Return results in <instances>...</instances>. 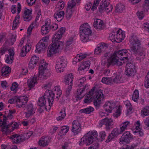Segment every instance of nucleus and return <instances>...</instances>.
<instances>
[{"mask_svg":"<svg viewBox=\"0 0 149 149\" xmlns=\"http://www.w3.org/2000/svg\"><path fill=\"white\" fill-rule=\"evenodd\" d=\"M95 88H92L86 95L84 100V103L88 104L94 99Z\"/></svg>","mask_w":149,"mask_h":149,"instance_id":"obj_9","label":"nucleus"},{"mask_svg":"<svg viewBox=\"0 0 149 149\" xmlns=\"http://www.w3.org/2000/svg\"><path fill=\"white\" fill-rule=\"evenodd\" d=\"M141 114L142 116H148L149 114V106H146L143 108L141 111Z\"/></svg>","mask_w":149,"mask_h":149,"instance_id":"obj_41","label":"nucleus"},{"mask_svg":"<svg viewBox=\"0 0 149 149\" xmlns=\"http://www.w3.org/2000/svg\"><path fill=\"white\" fill-rule=\"evenodd\" d=\"M16 100L17 107L19 108L24 107L28 100V98L27 96H22L17 98Z\"/></svg>","mask_w":149,"mask_h":149,"instance_id":"obj_10","label":"nucleus"},{"mask_svg":"<svg viewBox=\"0 0 149 149\" xmlns=\"http://www.w3.org/2000/svg\"><path fill=\"white\" fill-rule=\"evenodd\" d=\"M86 54H78L74 58L73 61L74 64H75L77 62L80 61L82 60L85 58L86 56Z\"/></svg>","mask_w":149,"mask_h":149,"instance_id":"obj_25","label":"nucleus"},{"mask_svg":"<svg viewBox=\"0 0 149 149\" xmlns=\"http://www.w3.org/2000/svg\"><path fill=\"white\" fill-rule=\"evenodd\" d=\"M125 105L127 108V112L129 113L132 111V109L131 105L129 101H127L126 102Z\"/></svg>","mask_w":149,"mask_h":149,"instance_id":"obj_63","label":"nucleus"},{"mask_svg":"<svg viewBox=\"0 0 149 149\" xmlns=\"http://www.w3.org/2000/svg\"><path fill=\"white\" fill-rule=\"evenodd\" d=\"M102 82L106 84L111 85L113 84L112 79L111 77H103Z\"/></svg>","mask_w":149,"mask_h":149,"instance_id":"obj_37","label":"nucleus"},{"mask_svg":"<svg viewBox=\"0 0 149 149\" xmlns=\"http://www.w3.org/2000/svg\"><path fill=\"white\" fill-rule=\"evenodd\" d=\"M86 79L84 77H82L77 80L76 81V84L78 86H80L82 85L86 81Z\"/></svg>","mask_w":149,"mask_h":149,"instance_id":"obj_57","label":"nucleus"},{"mask_svg":"<svg viewBox=\"0 0 149 149\" xmlns=\"http://www.w3.org/2000/svg\"><path fill=\"white\" fill-rule=\"evenodd\" d=\"M130 124V122L126 121L123 122L120 126V130L121 132H123L125 130L127 129V126Z\"/></svg>","mask_w":149,"mask_h":149,"instance_id":"obj_39","label":"nucleus"},{"mask_svg":"<svg viewBox=\"0 0 149 149\" xmlns=\"http://www.w3.org/2000/svg\"><path fill=\"white\" fill-rule=\"evenodd\" d=\"M109 0H102L98 8L99 11L101 13H102L105 8L108 7L109 4Z\"/></svg>","mask_w":149,"mask_h":149,"instance_id":"obj_21","label":"nucleus"},{"mask_svg":"<svg viewBox=\"0 0 149 149\" xmlns=\"http://www.w3.org/2000/svg\"><path fill=\"white\" fill-rule=\"evenodd\" d=\"M66 67L65 66H64L60 64L56 63L55 66L56 70L58 73H60L64 71Z\"/></svg>","mask_w":149,"mask_h":149,"instance_id":"obj_38","label":"nucleus"},{"mask_svg":"<svg viewBox=\"0 0 149 149\" xmlns=\"http://www.w3.org/2000/svg\"><path fill=\"white\" fill-rule=\"evenodd\" d=\"M69 128L68 126H64L62 127L60 133L62 135H64L68 132Z\"/></svg>","mask_w":149,"mask_h":149,"instance_id":"obj_50","label":"nucleus"},{"mask_svg":"<svg viewBox=\"0 0 149 149\" xmlns=\"http://www.w3.org/2000/svg\"><path fill=\"white\" fill-rule=\"evenodd\" d=\"M115 105L114 103H111L109 102H106L104 106V110L110 113L113 109Z\"/></svg>","mask_w":149,"mask_h":149,"instance_id":"obj_23","label":"nucleus"},{"mask_svg":"<svg viewBox=\"0 0 149 149\" xmlns=\"http://www.w3.org/2000/svg\"><path fill=\"white\" fill-rule=\"evenodd\" d=\"M37 77L34 75L33 77L28 80L27 83L29 87L31 88L35 86V84L37 83Z\"/></svg>","mask_w":149,"mask_h":149,"instance_id":"obj_26","label":"nucleus"},{"mask_svg":"<svg viewBox=\"0 0 149 149\" xmlns=\"http://www.w3.org/2000/svg\"><path fill=\"white\" fill-rule=\"evenodd\" d=\"M125 74L128 77H133L135 75L136 71L134 65L128 62L126 64Z\"/></svg>","mask_w":149,"mask_h":149,"instance_id":"obj_7","label":"nucleus"},{"mask_svg":"<svg viewBox=\"0 0 149 149\" xmlns=\"http://www.w3.org/2000/svg\"><path fill=\"white\" fill-rule=\"evenodd\" d=\"M79 32L81 41L87 42L89 40V35L92 33L88 23L84 24L80 26Z\"/></svg>","mask_w":149,"mask_h":149,"instance_id":"obj_6","label":"nucleus"},{"mask_svg":"<svg viewBox=\"0 0 149 149\" xmlns=\"http://www.w3.org/2000/svg\"><path fill=\"white\" fill-rule=\"evenodd\" d=\"M131 137V134L128 131L125 132L119 139L120 143L123 144L124 142L128 143L129 141V139Z\"/></svg>","mask_w":149,"mask_h":149,"instance_id":"obj_16","label":"nucleus"},{"mask_svg":"<svg viewBox=\"0 0 149 149\" xmlns=\"http://www.w3.org/2000/svg\"><path fill=\"white\" fill-rule=\"evenodd\" d=\"M68 85V87L66 90V94L65 95V96H66V97L69 100L70 99L69 98V95L72 89V85Z\"/></svg>","mask_w":149,"mask_h":149,"instance_id":"obj_51","label":"nucleus"},{"mask_svg":"<svg viewBox=\"0 0 149 149\" xmlns=\"http://www.w3.org/2000/svg\"><path fill=\"white\" fill-rule=\"evenodd\" d=\"M122 75L120 73H118L115 75V77L112 79L113 84V83L116 84H119L123 82V80L121 79Z\"/></svg>","mask_w":149,"mask_h":149,"instance_id":"obj_28","label":"nucleus"},{"mask_svg":"<svg viewBox=\"0 0 149 149\" xmlns=\"http://www.w3.org/2000/svg\"><path fill=\"white\" fill-rule=\"evenodd\" d=\"M65 13L63 11H57L54 14V18L58 21H60L63 18Z\"/></svg>","mask_w":149,"mask_h":149,"instance_id":"obj_22","label":"nucleus"},{"mask_svg":"<svg viewBox=\"0 0 149 149\" xmlns=\"http://www.w3.org/2000/svg\"><path fill=\"white\" fill-rule=\"evenodd\" d=\"M98 46L102 52H104L106 49H107L108 47L107 44L104 43H101Z\"/></svg>","mask_w":149,"mask_h":149,"instance_id":"obj_52","label":"nucleus"},{"mask_svg":"<svg viewBox=\"0 0 149 149\" xmlns=\"http://www.w3.org/2000/svg\"><path fill=\"white\" fill-rule=\"evenodd\" d=\"M64 27H61L57 33L54 36L53 42L50 45L48 48L47 52V56L49 57L58 52V49H64L63 43L58 40L62 36L65 31Z\"/></svg>","mask_w":149,"mask_h":149,"instance_id":"obj_2","label":"nucleus"},{"mask_svg":"<svg viewBox=\"0 0 149 149\" xmlns=\"http://www.w3.org/2000/svg\"><path fill=\"white\" fill-rule=\"evenodd\" d=\"M62 92L58 86H55L52 91H47L45 93V96L48 98V105L51 107L54 101V98L58 100L61 95Z\"/></svg>","mask_w":149,"mask_h":149,"instance_id":"obj_4","label":"nucleus"},{"mask_svg":"<svg viewBox=\"0 0 149 149\" xmlns=\"http://www.w3.org/2000/svg\"><path fill=\"white\" fill-rule=\"evenodd\" d=\"M30 137L28 136L26 133L18 135L17 134H14L11 136V138L13 139V142L15 143H18L21 141H23L26 139H29Z\"/></svg>","mask_w":149,"mask_h":149,"instance_id":"obj_8","label":"nucleus"},{"mask_svg":"<svg viewBox=\"0 0 149 149\" xmlns=\"http://www.w3.org/2000/svg\"><path fill=\"white\" fill-rule=\"evenodd\" d=\"M101 0H95L93 5L91 8V10L94 11L95 9L96 8L97 6L99 4L100 1Z\"/></svg>","mask_w":149,"mask_h":149,"instance_id":"obj_62","label":"nucleus"},{"mask_svg":"<svg viewBox=\"0 0 149 149\" xmlns=\"http://www.w3.org/2000/svg\"><path fill=\"white\" fill-rule=\"evenodd\" d=\"M3 120V121H2L0 120V123L2 124V125L1 126V130L3 132V134H6L9 132V127L8 124L6 122V117H4Z\"/></svg>","mask_w":149,"mask_h":149,"instance_id":"obj_13","label":"nucleus"},{"mask_svg":"<svg viewBox=\"0 0 149 149\" xmlns=\"http://www.w3.org/2000/svg\"><path fill=\"white\" fill-rule=\"evenodd\" d=\"M139 93L138 90H135L133 95L132 96V99L133 100L136 102H137L139 98Z\"/></svg>","mask_w":149,"mask_h":149,"instance_id":"obj_46","label":"nucleus"},{"mask_svg":"<svg viewBox=\"0 0 149 149\" xmlns=\"http://www.w3.org/2000/svg\"><path fill=\"white\" fill-rule=\"evenodd\" d=\"M64 6V2L61 1L58 3V6L56 8V11L59 10L63 9Z\"/></svg>","mask_w":149,"mask_h":149,"instance_id":"obj_60","label":"nucleus"},{"mask_svg":"<svg viewBox=\"0 0 149 149\" xmlns=\"http://www.w3.org/2000/svg\"><path fill=\"white\" fill-rule=\"evenodd\" d=\"M95 96V98L94 99L101 101L104 98V96L102 93V91L101 90H100L94 93Z\"/></svg>","mask_w":149,"mask_h":149,"instance_id":"obj_36","label":"nucleus"},{"mask_svg":"<svg viewBox=\"0 0 149 149\" xmlns=\"http://www.w3.org/2000/svg\"><path fill=\"white\" fill-rule=\"evenodd\" d=\"M97 133L96 131H90L85 134L81 139L79 142L80 146L84 145L88 146L93 143L94 140L97 136Z\"/></svg>","mask_w":149,"mask_h":149,"instance_id":"obj_5","label":"nucleus"},{"mask_svg":"<svg viewBox=\"0 0 149 149\" xmlns=\"http://www.w3.org/2000/svg\"><path fill=\"white\" fill-rule=\"evenodd\" d=\"M91 63L90 61H87L83 62L80 64L78 70L79 73L84 72L85 71H87L90 66Z\"/></svg>","mask_w":149,"mask_h":149,"instance_id":"obj_15","label":"nucleus"},{"mask_svg":"<svg viewBox=\"0 0 149 149\" xmlns=\"http://www.w3.org/2000/svg\"><path fill=\"white\" fill-rule=\"evenodd\" d=\"M72 8H68V7L66 13V17L68 19H69L72 16Z\"/></svg>","mask_w":149,"mask_h":149,"instance_id":"obj_49","label":"nucleus"},{"mask_svg":"<svg viewBox=\"0 0 149 149\" xmlns=\"http://www.w3.org/2000/svg\"><path fill=\"white\" fill-rule=\"evenodd\" d=\"M31 11L29 9L25 10L24 14L23 17L24 20L25 21H29L32 18L31 15Z\"/></svg>","mask_w":149,"mask_h":149,"instance_id":"obj_27","label":"nucleus"},{"mask_svg":"<svg viewBox=\"0 0 149 149\" xmlns=\"http://www.w3.org/2000/svg\"><path fill=\"white\" fill-rule=\"evenodd\" d=\"M93 25L95 29L100 30L103 28L104 24L101 19H96L94 20Z\"/></svg>","mask_w":149,"mask_h":149,"instance_id":"obj_20","label":"nucleus"},{"mask_svg":"<svg viewBox=\"0 0 149 149\" xmlns=\"http://www.w3.org/2000/svg\"><path fill=\"white\" fill-rule=\"evenodd\" d=\"M144 10L146 11L149 9V0H145L144 1L143 6Z\"/></svg>","mask_w":149,"mask_h":149,"instance_id":"obj_61","label":"nucleus"},{"mask_svg":"<svg viewBox=\"0 0 149 149\" xmlns=\"http://www.w3.org/2000/svg\"><path fill=\"white\" fill-rule=\"evenodd\" d=\"M65 109H62L60 112V116L57 118L58 121L64 119L66 116Z\"/></svg>","mask_w":149,"mask_h":149,"instance_id":"obj_45","label":"nucleus"},{"mask_svg":"<svg viewBox=\"0 0 149 149\" xmlns=\"http://www.w3.org/2000/svg\"><path fill=\"white\" fill-rule=\"evenodd\" d=\"M116 31H113L111 33V36H110V37L113 40H114V41L117 42V34L116 33Z\"/></svg>","mask_w":149,"mask_h":149,"instance_id":"obj_58","label":"nucleus"},{"mask_svg":"<svg viewBox=\"0 0 149 149\" xmlns=\"http://www.w3.org/2000/svg\"><path fill=\"white\" fill-rule=\"evenodd\" d=\"M144 84L146 88H149V71L147 73V74L145 77V81Z\"/></svg>","mask_w":149,"mask_h":149,"instance_id":"obj_55","label":"nucleus"},{"mask_svg":"<svg viewBox=\"0 0 149 149\" xmlns=\"http://www.w3.org/2000/svg\"><path fill=\"white\" fill-rule=\"evenodd\" d=\"M8 126L9 128L14 130L18 127L19 124L17 122H14L8 124Z\"/></svg>","mask_w":149,"mask_h":149,"instance_id":"obj_56","label":"nucleus"},{"mask_svg":"<svg viewBox=\"0 0 149 149\" xmlns=\"http://www.w3.org/2000/svg\"><path fill=\"white\" fill-rule=\"evenodd\" d=\"M49 142L48 138L47 137H42L39 141V145L40 146L45 147L47 146Z\"/></svg>","mask_w":149,"mask_h":149,"instance_id":"obj_29","label":"nucleus"},{"mask_svg":"<svg viewBox=\"0 0 149 149\" xmlns=\"http://www.w3.org/2000/svg\"><path fill=\"white\" fill-rule=\"evenodd\" d=\"M47 45L44 42L40 41L37 44L36 49L35 50L36 52L40 53L44 51L46 48Z\"/></svg>","mask_w":149,"mask_h":149,"instance_id":"obj_18","label":"nucleus"},{"mask_svg":"<svg viewBox=\"0 0 149 149\" xmlns=\"http://www.w3.org/2000/svg\"><path fill=\"white\" fill-rule=\"evenodd\" d=\"M1 71L2 76H7L11 72L10 68L9 67H3L1 69Z\"/></svg>","mask_w":149,"mask_h":149,"instance_id":"obj_32","label":"nucleus"},{"mask_svg":"<svg viewBox=\"0 0 149 149\" xmlns=\"http://www.w3.org/2000/svg\"><path fill=\"white\" fill-rule=\"evenodd\" d=\"M46 99L48 100V98L45 96V93L44 96L40 97L38 100V104L40 107H43L45 105Z\"/></svg>","mask_w":149,"mask_h":149,"instance_id":"obj_31","label":"nucleus"},{"mask_svg":"<svg viewBox=\"0 0 149 149\" xmlns=\"http://www.w3.org/2000/svg\"><path fill=\"white\" fill-rule=\"evenodd\" d=\"M26 109V111L24 113L26 118H29L35 113L36 109L33 107V106L32 104H30L27 105Z\"/></svg>","mask_w":149,"mask_h":149,"instance_id":"obj_12","label":"nucleus"},{"mask_svg":"<svg viewBox=\"0 0 149 149\" xmlns=\"http://www.w3.org/2000/svg\"><path fill=\"white\" fill-rule=\"evenodd\" d=\"M125 9V6L121 3L117 4L115 7V11L116 13H121Z\"/></svg>","mask_w":149,"mask_h":149,"instance_id":"obj_34","label":"nucleus"},{"mask_svg":"<svg viewBox=\"0 0 149 149\" xmlns=\"http://www.w3.org/2000/svg\"><path fill=\"white\" fill-rule=\"evenodd\" d=\"M122 133L121 130L118 128H114L111 132V134L115 137Z\"/></svg>","mask_w":149,"mask_h":149,"instance_id":"obj_47","label":"nucleus"},{"mask_svg":"<svg viewBox=\"0 0 149 149\" xmlns=\"http://www.w3.org/2000/svg\"><path fill=\"white\" fill-rule=\"evenodd\" d=\"M81 131L80 124L78 120H74L72 122V131L74 135H77Z\"/></svg>","mask_w":149,"mask_h":149,"instance_id":"obj_11","label":"nucleus"},{"mask_svg":"<svg viewBox=\"0 0 149 149\" xmlns=\"http://www.w3.org/2000/svg\"><path fill=\"white\" fill-rule=\"evenodd\" d=\"M47 65L48 64L45 63L44 60H41L39 65V71L40 72H44L47 69Z\"/></svg>","mask_w":149,"mask_h":149,"instance_id":"obj_30","label":"nucleus"},{"mask_svg":"<svg viewBox=\"0 0 149 149\" xmlns=\"http://www.w3.org/2000/svg\"><path fill=\"white\" fill-rule=\"evenodd\" d=\"M77 3L78 4H79L80 3L79 0H71L68 2V8H72L75 6Z\"/></svg>","mask_w":149,"mask_h":149,"instance_id":"obj_40","label":"nucleus"},{"mask_svg":"<svg viewBox=\"0 0 149 149\" xmlns=\"http://www.w3.org/2000/svg\"><path fill=\"white\" fill-rule=\"evenodd\" d=\"M39 73L38 76L37 77V80H43L46 78V76L44 74V72H40L39 71Z\"/></svg>","mask_w":149,"mask_h":149,"instance_id":"obj_53","label":"nucleus"},{"mask_svg":"<svg viewBox=\"0 0 149 149\" xmlns=\"http://www.w3.org/2000/svg\"><path fill=\"white\" fill-rule=\"evenodd\" d=\"M100 123L106 125V128L107 130L113 127V120L111 118H106L102 120Z\"/></svg>","mask_w":149,"mask_h":149,"instance_id":"obj_14","label":"nucleus"},{"mask_svg":"<svg viewBox=\"0 0 149 149\" xmlns=\"http://www.w3.org/2000/svg\"><path fill=\"white\" fill-rule=\"evenodd\" d=\"M129 41L131 45L130 50L131 52L135 55L139 54L140 56H142L145 49L141 46V42L138 38L132 35L130 37Z\"/></svg>","mask_w":149,"mask_h":149,"instance_id":"obj_3","label":"nucleus"},{"mask_svg":"<svg viewBox=\"0 0 149 149\" xmlns=\"http://www.w3.org/2000/svg\"><path fill=\"white\" fill-rule=\"evenodd\" d=\"M94 111V108L91 107H89L86 108L81 109L80 110L81 113H83L87 114H89Z\"/></svg>","mask_w":149,"mask_h":149,"instance_id":"obj_42","label":"nucleus"},{"mask_svg":"<svg viewBox=\"0 0 149 149\" xmlns=\"http://www.w3.org/2000/svg\"><path fill=\"white\" fill-rule=\"evenodd\" d=\"M50 27H47L44 25L41 28V33L42 34L45 35L47 34L50 31Z\"/></svg>","mask_w":149,"mask_h":149,"instance_id":"obj_44","label":"nucleus"},{"mask_svg":"<svg viewBox=\"0 0 149 149\" xmlns=\"http://www.w3.org/2000/svg\"><path fill=\"white\" fill-rule=\"evenodd\" d=\"M50 27H47L44 25L41 28V33L42 34L45 35L47 34L50 31Z\"/></svg>","mask_w":149,"mask_h":149,"instance_id":"obj_43","label":"nucleus"},{"mask_svg":"<svg viewBox=\"0 0 149 149\" xmlns=\"http://www.w3.org/2000/svg\"><path fill=\"white\" fill-rule=\"evenodd\" d=\"M15 112V111L14 110H9V113L7 116V117L3 116V118L4 117H6V120H7L8 119H11L13 118V114H14Z\"/></svg>","mask_w":149,"mask_h":149,"instance_id":"obj_54","label":"nucleus"},{"mask_svg":"<svg viewBox=\"0 0 149 149\" xmlns=\"http://www.w3.org/2000/svg\"><path fill=\"white\" fill-rule=\"evenodd\" d=\"M39 58L36 56H32L29 64V67L30 69L34 68L38 61Z\"/></svg>","mask_w":149,"mask_h":149,"instance_id":"obj_17","label":"nucleus"},{"mask_svg":"<svg viewBox=\"0 0 149 149\" xmlns=\"http://www.w3.org/2000/svg\"><path fill=\"white\" fill-rule=\"evenodd\" d=\"M67 62L66 57L64 56H61L57 59L56 63L60 64L61 65H63L64 66H66Z\"/></svg>","mask_w":149,"mask_h":149,"instance_id":"obj_33","label":"nucleus"},{"mask_svg":"<svg viewBox=\"0 0 149 149\" xmlns=\"http://www.w3.org/2000/svg\"><path fill=\"white\" fill-rule=\"evenodd\" d=\"M116 33L117 34L118 42H121L125 38V32L122 31L121 29H119L117 31H116Z\"/></svg>","mask_w":149,"mask_h":149,"instance_id":"obj_24","label":"nucleus"},{"mask_svg":"<svg viewBox=\"0 0 149 149\" xmlns=\"http://www.w3.org/2000/svg\"><path fill=\"white\" fill-rule=\"evenodd\" d=\"M20 17L19 16H17L15 18V19L13 21V25L12 26V29H15L17 27V25L19 23V19Z\"/></svg>","mask_w":149,"mask_h":149,"instance_id":"obj_48","label":"nucleus"},{"mask_svg":"<svg viewBox=\"0 0 149 149\" xmlns=\"http://www.w3.org/2000/svg\"><path fill=\"white\" fill-rule=\"evenodd\" d=\"M99 136L100 137L102 141L105 139V137L106 136V134L104 131H102L99 133Z\"/></svg>","mask_w":149,"mask_h":149,"instance_id":"obj_64","label":"nucleus"},{"mask_svg":"<svg viewBox=\"0 0 149 149\" xmlns=\"http://www.w3.org/2000/svg\"><path fill=\"white\" fill-rule=\"evenodd\" d=\"M27 46H24L22 47L20 53V55L22 57L25 56L26 54V52H27L26 51Z\"/></svg>","mask_w":149,"mask_h":149,"instance_id":"obj_59","label":"nucleus"},{"mask_svg":"<svg viewBox=\"0 0 149 149\" xmlns=\"http://www.w3.org/2000/svg\"><path fill=\"white\" fill-rule=\"evenodd\" d=\"M73 78L74 76L72 73H70L66 75L64 77V82L66 85H72V81Z\"/></svg>","mask_w":149,"mask_h":149,"instance_id":"obj_19","label":"nucleus"},{"mask_svg":"<svg viewBox=\"0 0 149 149\" xmlns=\"http://www.w3.org/2000/svg\"><path fill=\"white\" fill-rule=\"evenodd\" d=\"M87 88L88 86L86 85L83 86L82 88L78 89L77 93V97L79 99H81L84 95V94H83V92L85 90L86 87Z\"/></svg>","mask_w":149,"mask_h":149,"instance_id":"obj_35","label":"nucleus"},{"mask_svg":"<svg viewBox=\"0 0 149 149\" xmlns=\"http://www.w3.org/2000/svg\"><path fill=\"white\" fill-rule=\"evenodd\" d=\"M128 50L130 51V49ZM130 55L127 49H123L115 51L110 57L109 56L107 58L102 60V64L103 66H106L107 68L113 65H122V63L120 60L127 61L129 59Z\"/></svg>","mask_w":149,"mask_h":149,"instance_id":"obj_1","label":"nucleus"}]
</instances>
